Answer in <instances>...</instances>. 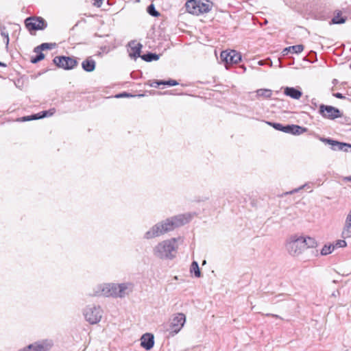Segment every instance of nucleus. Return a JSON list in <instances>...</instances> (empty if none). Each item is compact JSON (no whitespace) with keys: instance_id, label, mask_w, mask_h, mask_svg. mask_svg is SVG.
Listing matches in <instances>:
<instances>
[{"instance_id":"c03bdc74","label":"nucleus","mask_w":351,"mask_h":351,"mask_svg":"<svg viewBox=\"0 0 351 351\" xmlns=\"http://www.w3.org/2000/svg\"><path fill=\"white\" fill-rule=\"evenodd\" d=\"M299 191V189H295L294 191H295V192H297V191Z\"/></svg>"},{"instance_id":"f8f14e48","label":"nucleus","mask_w":351,"mask_h":351,"mask_svg":"<svg viewBox=\"0 0 351 351\" xmlns=\"http://www.w3.org/2000/svg\"><path fill=\"white\" fill-rule=\"evenodd\" d=\"M52 344L51 341L45 340L31 344L19 351H47L51 348Z\"/></svg>"},{"instance_id":"f3484780","label":"nucleus","mask_w":351,"mask_h":351,"mask_svg":"<svg viewBox=\"0 0 351 351\" xmlns=\"http://www.w3.org/2000/svg\"><path fill=\"white\" fill-rule=\"evenodd\" d=\"M320 140L326 143H328L332 146V149H338V150H343L345 147H351L350 145L344 143H340L337 141H334L329 138H321Z\"/></svg>"},{"instance_id":"e433bc0d","label":"nucleus","mask_w":351,"mask_h":351,"mask_svg":"<svg viewBox=\"0 0 351 351\" xmlns=\"http://www.w3.org/2000/svg\"><path fill=\"white\" fill-rule=\"evenodd\" d=\"M102 2H103V0H95L94 5L97 8H99L101 6Z\"/></svg>"},{"instance_id":"a878e982","label":"nucleus","mask_w":351,"mask_h":351,"mask_svg":"<svg viewBox=\"0 0 351 351\" xmlns=\"http://www.w3.org/2000/svg\"><path fill=\"white\" fill-rule=\"evenodd\" d=\"M286 50H291L293 53H300L304 50V46L302 45H297L286 48Z\"/></svg>"},{"instance_id":"423d86ee","label":"nucleus","mask_w":351,"mask_h":351,"mask_svg":"<svg viewBox=\"0 0 351 351\" xmlns=\"http://www.w3.org/2000/svg\"><path fill=\"white\" fill-rule=\"evenodd\" d=\"M186 322V316L182 313L173 314L169 320V324L167 330L171 336L178 334L183 328Z\"/></svg>"},{"instance_id":"7ed1b4c3","label":"nucleus","mask_w":351,"mask_h":351,"mask_svg":"<svg viewBox=\"0 0 351 351\" xmlns=\"http://www.w3.org/2000/svg\"><path fill=\"white\" fill-rule=\"evenodd\" d=\"M177 239L172 238L158 243L153 249L154 255L160 259H172L175 257Z\"/></svg>"},{"instance_id":"f03ea898","label":"nucleus","mask_w":351,"mask_h":351,"mask_svg":"<svg viewBox=\"0 0 351 351\" xmlns=\"http://www.w3.org/2000/svg\"><path fill=\"white\" fill-rule=\"evenodd\" d=\"M133 290V285L130 282L121 284L108 283L100 285L95 291V295L105 297L124 298Z\"/></svg>"},{"instance_id":"f704fd0d","label":"nucleus","mask_w":351,"mask_h":351,"mask_svg":"<svg viewBox=\"0 0 351 351\" xmlns=\"http://www.w3.org/2000/svg\"><path fill=\"white\" fill-rule=\"evenodd\" d=\"M164 82L162 80H154L152 82V84H150L151 86L152 87H158V86L160 85H163Z\"/></svg>"},{"instance_id":"4468645a","label":"nucleus","mask_w":351,"mask_h":351,"mask_svg":"<svg viewBox=\"0 0 351 351\" xmlns=\"http://www.w3.org/2000/svg\"><path fill=\"white\" fill-rule=\"evenodd\" d=\"M55 113V109L51 108L49 110L42 111L32 116H27L23 117V121H31L34 119H39L47 117H50Z\"/></svg>"},{"instance_id":"6e6552de","label":"nucleus","mask_w":351,"mask_h":351,"mask_svg":"<svg viewBox=\"0 0 351 351\" xmlns=\"http://www.w3.org/2000/svg\"><path fill=\"white\" fill-rule=\"evenodd\" d=\"M25 24L29 31L43 30L47 27V22L42 17H29Z\"/></svg>"},{"instance_id":"c85d7f7f","label":"nucleus","mask_w":351,"mask_h":351,"mask_svg":"<svg viewBox=\"0 0 351 351\" xmlns=\"http://www.w3.org/2000/svg\"><path fill=\"white\" fill-rule=\"evenodd\" d=\"M334 246V248H338V247H345L347 246V243L345 241V239H339L335 241L334 244H332Z\"/></svg>"},{"instance_id":"9d476101","label":"nucleus","mask_w":351,"mask_h":351,"mask_svg":"<svg viewBox=\"0 0 351 351\" xmlns=\"http://www.w3.org/2000/svg\"><path fill=\"white\" fill-rule=\"evenodd\" d=\"M53 61L58 67L66 70L72 69L77 64L75 58L66 56H56Z\"/></svg>"},{"instance_id":"7c9ffc66","label":"nucleus","mask_w":351,"mask_h":351,"mask_svg":"<svg viewBox=\"0 0 351 351\" xmlns=\"http://www.w3.org/2000/svg\"><path fill=\"white\" fill-rule=\"evenodd\" d=\"M148 13L154 16H158L159 15L158 12H157L155 9V7L153 4H151L147 8Z\"/></svg>"},{"instance_id":"a19ab883","label":"nucleus","mask_w":351,"mask_h":351,"mask_svg":"<svg viewBox=\"0 0 351 351\" xmlns=\"http://www.w3.org/2000/svg\"><path fill=\"white\" fill-rule=\"evenodd\" d=\"M289 52H291V50H286V48L283 50V54H287Z\"/></svg>"},{"instance_id":"79ce46f5","label":"nucleus","mask_w":351,"mask_h":351,"mask_svg":"<svg viewBox=\"0 0 351 351\" xmlns=\"http://www.w3.org/2000/svg\"><path fill=\"white\" fill-rule=\"evenodd\" d=\"M345 179H346V180L351 181V176H350V177H346Z\"/></svg>"},{"instance_id":"4be33fe9","label":"nucleus","mask_w":351,"mask_h":351,"mask_svg":"<svg viewBox=\"0 0 351 351\" xmlns=\"http://www.w3.org/2000/svg\"><path fill=\"white\" fill-rule=\"evenodd\" d=\"M341 237L344 239L351 237V226L344 224L341 232Z\"/></svg>"},{"instance_id":"72a5a7b5","label":"nucleus","mask_w":351,"mask_h":351,"mask_svg":"<svg viewBox=\"0 0 351 351\" xmlns=\"http://www.w3.org/2000/svg\"><path fill=\"white\" fill-rule=\"evenodd\" d=\"M163 82H164L163 85H168V86H176V85L178 84V82L174 80L163 81Z\"/></svg>"},{"instance_id":"5701e85b","label":"nucleus","mask_w":351,"mask_h":351,"mask_svg":"<svg viewBox=\"0 0 351 351\" xmlns=\"http://www.w3.org/2000/svg\"><path fill=\"white\" fill-rule=\"evenodd\" d=\"M0 31H1V35L4 38V43L5 44V47L8 49V45H9V41H10L9 34H8V32L5 31V26H1L0 27Z\"/></svg>"},{"instance_id":"473e14b6","label":"nucleus","mask_w":351,"mask_h":351,"mask_svg":"<svg viewBox=\"0 0 351 351\" xmlns=\"http://www.w3.org/2000/svg\"><path fill=\"white\" fill-rule=\"evenodd\" d=\"M38 53V54L36 57H34L32 58L31 62L34 64L38 62L39 61L42 60L45 58V56L42 52L40 51Z\"/></svg>"},{"instance_id":"2f4dec72","label":"nucleus","mask_w":351,"mask_h":351,"mask_svg":"<svg viewBox=\"0 0 351 351\" xmlns=\"http://www.w3.org/2000/svg\"><path fill=\"white\" fill-rule=\"evenodd\" d=\"M346 21V19L341 17L340 16H335L332 19V23L333 24H342L344 23Z\"/></svg>"},{"instance_id":"ddd939ff","label":"nucleus","mask_w":351,"mask_h":351,"mask_svg":"<svg viewBox=\"0 0 351 351\" xmlns=\"http://www.w3.org/2000/svg\"><path fill=\"white\" fill-rule=\"evenodd\" d=\"M154 344V335L150 333L143 335L141 339V345L147 350L153 348Z\"/></svg>"},{"instance_id":"bb28decb","label":"nucleus","mask_w":351,"mask_h":351,"mask_svg":"<svg viewBox=\"0 0 351 351\" xmlns=\"http://www.w3.org/2000/svg\"><path fill=\"white\" fill-rule=\"evenodd\" d=\"M191 271L194 272L195 277L199 278L201 276V272L199 268L198 263L196 261H193L191 264Z\"/></svg>"},{"instance_id":"6ab92c4d","label":"nucleus","mask_w":351,"mask_h":351,"mask_svg":"<svg viewBox=\"0 0 351 351\" xmlns=\"http://www.w3.org/2000/svg\"><path fill=\"white\" fill-rule=\"evenodd\" d=\"M304 250L309 247H315L317 246V241L315 239L311 237L300 236Z\"/></svg>"},{"instance_id":"39448f33","label":"nucleus","mask_w":351,"mask_h":351,"mask_svg":"<svg viewBox=\"0 0 351 351\" xmlns=\"http://www.w3.org/2000/svg\"><path fill=\"white\" fill-rule=\"evenodd\" d=\"M285 249L292 256H298L304 250V245L299 235L290 236L285 242Z\"/></svg>"},{"instance_id":"58836bf2","label":"nucleus","mask_w":351,"mask_h":351,"mask_svg":"<svg viewBox=\"0 0 351 351\" xmlns=\"http://www.w3.org/2000/svg\"><path fill=\"white\" fill-rule=\"evenodd\" d=\"M266 316H271L272 317L282 319V317H280L279 315H276V314L267 313V314H266Z\"/></svg>"},{"instance_id":"1a4fd4ad","label":"nucleus","mask_w":351,"mask_h":351,"mask_svg":"<svg viewBox=\"0 0 351 351\" xmlns=\"http://www.w3.org/2000/svg\"><path fill=\"white\" fill-rule=\"evenodd\" d=\"M319 112L323 117L328 119H335L342 116L339 109L324 104L319 106Z\"/></svg>"},{"instance_id":"9b49d317","label":"nucleus","mask_w":351,"mask_h":351,"mask_svg":"<svg viewBox=\"0 0 351 351\" xmlns=\"http://www.w3.org/2000/svg\"><path fill=\"white\" fill-rule=\"evenodd\" d=\"M220 57L226 64H236L241 60V54L234 50L222 51Z\"/></svg>"},{"instance_id":"c9c22d12","label":"nucleus","mask_w":351,"mask_h":351,"mask_svg":"<svg viewBox=\"0 0 351 351\" xmlns=\"http://www.w3.org/2000/svg\"><path fill=\"white\" fill-rule=\"evenodd\" d=\"M345 223L351 226V210L346 216Z\"/></svg>"},{"instance_id":"412c9836","label":"nucleus","mask_w":351,"mask_h":351,"mask_svg":"<svg viewBox=\"0 0 351 351\" xmlns=\"http://www.w3.org/2000/svg\"><path fill=\"white\" fill-rule=\"evenodd\" d=\"M256 95L258 97L269 98L272 95V91L271 90L267 88H261L256 90Z\"/></svg>"},{"instance_id":"393cba45","label":"nucleus","mask_w":351,"mask_h":351,"mask_svg":"<svg viewBox=\"0 0 351 351\" xmlns=\"http://www.w3.org/2000/svg\"><path fill=\"white\" fill-rule=\"evenodd\" d=\"M334 250L335 248L332 244L325 245L321 250V254L322 256H326L328 254H331Z\"/></svg>"},{"instance_id":"f257e3e1","label":"nucleus","mask_w":351,"mask_h":351,"mask_svg":"<svg viewBox=\"0 0 351 351\" xmlns=\"http://www.w3.org/2000/svg\"><path fill=\"white\" fill-rule=\"evenodd\" d=\"M192 218L193 215L191 213H185L167 219L162 222L156 223L146 232L145 238L149 239L162 235L189 222Z\"/></svg>"},{"instance_id":"4c0bfd02","label":"nucleus","mask_w":351,"mask_h":351,"mask_svg":"<svg viewBox=\"0 0 351 351\" xmlns=\"http://www.w3.org/2000/svg\"><path fill=\"white\" fill-rule=\"evenodd\" d=\"M334 96L337 98L343 99L344 98V96L340 93H337L334 94Z\"/></svg>"},{"instance_id":"cd10ccee","label":"nucleus","mask_w":351,"mask_h":351,"mask_svg":"<svg viewBox=\"0 0 351 351\" xmlns=\"http://www.w3.org/2000/svg\"><path fill=\"white\" fill-rule=\"evenodd\" d=\"M52 46L53 44L51 43H43L34 49V52L38 53L40 51L41 52L42 50L51 49L52 48Z\"/></svg>"},{"instance_id":"c756f323","label":"nucleus","mask_w":351,"mask_h":351,"mask_svg":"<svg viewBox=\"0 0 351 351\" xmlns=\"http://www.w3.org/2000/svg\"><path fill=\"white\" fill-rule=\"evenodd\" d=\"M266 123L268 125L272 126L274 129L279 130V131L284 132L285 126L282 125V124L278 123H271V122H269V121H267Z\"/></svg>"},{"instance_id":"2eb2a0df","label":"nucleus","mask_w":351,"mask_h":351,"mask_svg":"<svg viewBox=\"0 0 351 351\" xmlns=\"http://www.w3.org/2000/svg\"><path fill=\"white\" fill-rule=\"evenodd\" d=\"M307 130L306 128L297 125H287L285 126L284 132L294 135H300L304 133Z\"/></svg>"},{"instance_id":"20e7f679","label":"nucleus","mask_w":351,"mask_h":351,"mask_svg":"<svg viewBox=\"0 0 351 351\" xmlns=\"http://www.w3.org/2000/svg\"><path fill=\"white\" fill-rule=\"evenodd\" d=\"M213 5V2L209 0H189L185 4L186 10L195 15L208 13L211 10Z\"/></svg>"},{"instance_id":"37998d69","label":"nucleus","mask_w":351,"mask_h":351,"mask_svg":"<svg viewBox=\"0 0 351 351\" xmlns=\"http://www.w3.org/2000/svg\"><path fill=\"white\" fill-rule=\"evenodd\" d=\"M0 66H5V64L0 62Z\"/></svg>"},{"instance_id":"dca6fc26","label":"nucleus","mask_w":351,"mask_h":351,"mask_svg":"<svg viewBox=\"0 0 351 351\" xmlns=\"http://www.w3.org/2000/svg\"><path fill=\"white\" fill-rule=\"evenodd\" d=\"M129 56L130 58L136 59L140 56L142 45L140 43H136L134 41L130 44Z\"/></svg>"},{"instance_id":"aec40b11","label":"nucleus","mask_w":351,"mask_h":351,"mask_svg":"<svg viewBox=\"0 0 351 351\" xmlns=\"http://www.w3.org/2000/svg\"><path fill=\"white\" fill-rule=\"evenodd\" d=\"M82 66L87 72L93 71L95 69V61L91 58H88L82 62Z\"/></svg>"},{"instance_id":"a211bd4d","label":"nucleus","mask_w":351,"mask_h":351,"mask_svg":"<svg viewBox=\"0 0 351 351\" xmlns=\"http://www.w3.org/2000/svg\"><path fill=\"white\" fill-rule=\"evenodd\" d=\"M284 94L294 99H299L302 95V93L300 90L293 87L285 88Z\"/></svg>"},{"instance_id":"b1692460","label":"nucleus","mask_w":351,"mask_h":351,"mask_svg":"<svg viewBox=\"0 0 351 351\" xmlns=\"http://www.w3.org/2000/svg\"><path fill=\"white\" fill-rule=\"evenodd\" d=\"M141 58L146 62H151L158 60L159 56L156 53H148L142 56Z\"/></svg>"},{"instance_id":"0eeeda50","label":"nucleus","mask_w":351,"mask_h":351,"mask_svg":"<svg viewBox=\"0 0 351 351\" xmlns=\"http://www.w3.org/2000/svg\"><path fill=\"white\" fill-rule=\"evenodd\" d=\"M102 309L99 306H88L84 311V315L90 324H97L102 317Z\"/></svg>"},{"instance_id":"ea45409f","label":"nucleus","mask_w":351,"mask_h":351,"mask_svg":"<svg viewBox=\"0 0 351 351\" xmlns=\"http://www.w3.org/2000/svg\"><path fill=\"white\" fill-rule=\"evenodd\" d=\"M130 95L125 93L117 95V97H129Z\"/></svg>"}]
</instances>
